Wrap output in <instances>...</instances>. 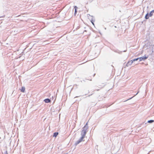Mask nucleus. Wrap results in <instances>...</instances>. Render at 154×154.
Returning a JSON list of instances; mask_svg holds the SVG:
<instances>
[{
    "mask_svg": "<svg viewBox=\"0 0 154 154\" xmlns=\"http://www.w3.org/2000/svg\"><path fill=\"white\" fill-rule=\"evenodd\" d=\"M87 128L85 126L83 128V130L82 131L81 135H82V137L77 142L76 144L77 145L80 142L83 140V139L85 138L86 132Z\"/></svg>",
    "mask_w": 154,
    "mask_h": 154,
    "instance_id": "1",
    "label": "nucleus"
},
{
    "mask_svg": "<svg viewBox=\"0 0 154 154\" xmlns=\"http://www.w3.org/2000/svg\"><path fill=\"white\" fill-rule=\"evenodd\" d=\"M148 57V55H145L144 56L140 57L139 58L140 61H141L142 60H144L147 59Z\"/></svg>",
    "mask_w": 154,
    "mask_h": 154,
    "instance_id": "2",
    "label": "nucleus"
},
{
    "mask_svg": "<svg viewBox=\"0 0 154 154\" xmlns=\"http://www.w3.org/2000/svg\"><path fill=\"white\" fill-rule=\"evenodd\" d=\"M133 61H132V60L128 61L127 63V65H131L132 63H133Z\"/></svg>",
    "mask_w": 154,
    "mask_h": 154,
    "instance_id": "3",
    "label": "nucleus"
},
{
    "mask_svg": "<svg viewBox=\"0 0 154 154\" xmlns=\"http://www.w3.org/2000/svg\"><path fill=\"white\" fill-rule=\"evenodd\" d=\"M74 8L75 9V15L77 12L78 8L76 6H75L74 7Z\"/></svg>",
    "mask_w": 154,
    "mask_h": 154,
    "instance_id": "4",
    "label": "nucleus"
},
{
    "mask_svg": "<svg viewBox=\"0 0 154 154\" xmlns=\"http://www.w3.org/2000/svg\"><path fill=\"white\" fill-rule=\"evenodd\" d=\"M45 102L46 103H49L51 101L50 99H46L44 100Z\"/></svg>",
    "mask_w": 154,
    "mask_h": 154,
    "instance_id": "5",
    "label": "nucleus"
},
{
    "mask_svg": "<svg viewBox=\"0 0 154 154\" xmlns=\"http://www.w3.org/2000/svg\"><path fill=\"white\" fill-rule=\"evenodd\" d=\"M58 132H55L54 133L53 135V137H56L58 135Z\"/></svg>",
    "mask_w": 154,
    "mask_h": 154,
    "instance_id": "6",
    "label": "nucleus"
},
{
    "mask_svg": "<svg viewBox=\"0 0 154 154\" xmlns=\"http://www.w3.org/2000/svg\"><path fill=\"white\" fill-rule=\"evenodd\" d=\"M25 91V88L24 87H22L21 89V91L23 92H24Z\"/></svg>",
    "mask_w": 154,
    "mask_h": 154,
    "instance_id": "7",
    "label": "nucleus"
},
{
    "mask_svg": "<svg viewBox=\"0 0 154 154\" xmlns=\"http://www.w3.org/2000/svg\"><path fill=\"white\" fill-rule=\"evenodd\" d=\"M149 17V14L148 13L145 16V18L146 19H148Z\"/></svg>",
    "mask_w": 154,
    "mask_h": 154,
    "instance_id": "8",
    "label": "nucleus"
},
{
    "mask_svg": "<svg viewBox=\"0 0 154 154\" xmlns=\"http://www.w3.org/2000/svg\"><path fill=\"white\" fill-rule=\"evenodd\" d=\"M139 59V58H136V59H133V60H132V61L133 62L134 61H136L137 60H138Z\"/></svg>",
    "mask_w": 154,
    "mask_h": 154,
    "instance_id": "9",
    "label": "nucleus"
},
{
    "mask_svg": "<svg viewBox=\"0 0 154 154\" xmlns=\"http://www.w3.org/2000/svg\"><path fill=\"white\" fill-rule=\"evenodd\" d=\"M154 122V120H150L149 121H148V122L149 123H152Z\"/></svg>",
    "mask_w": 154,
    "mask_h": 154,
    "instance_id": "10",
    "label": "nucleus"
},
{
    "mask_svg": "<svg viewBox=\"0 0 154 154\" xmlns=\"http://www.w3.org/2000/svg\"><path fill=\"white\" fill-rule=\"evenodd\" d=\"M153 13H151V11L149 13V17H151L153 15Z\"/></svg>",
    "mask_w": 154,
    "mask_h": 154,
    "instance_id": "11",
    "label": "nucleus"
},
{
    "mask_svg": "<svg viewBox=\"0 0 154 154\" xmlns=\"http://www.w3.org/2000/svg\"><path fill=\"white\" fill-rule=\"evenodd\" d=\"M151 13H154V9L151 11Z\"/></svg>",
    "mask_w": 154,
    "mask_h": 154,
    "instance_id": "12",
    "label": "nucleus"
},
{
    "mask_svg": "<svg viewBox=\"0 0 154 154\" xmlns=\"http://www.w3.org/2000/svg\"><path fill=\"white\" fill-rule=\"evenodd\" d=\"M91 22H92V23L93 24V25H94V23L92 21H91Z\"/></svg>",
    "mask_w": 154,
    "mask_h": 154,
    "instance_id": "13",
    "label": "nucleus"
},
{
    "mask_svg": "<svg viewBox=\"0 0 154 154\" xmlns=\"http://www.w3.org/2000/svg\"><path fill=\"white\" fill-rule=\"evenodd\" d=\"M6 154H8L7 153Z\"/></svg>",
    "mask_w": 154,
    "mask_h": 154,
    "instance_id": "14",
    "label": "nucleus"
}]
</instances>
